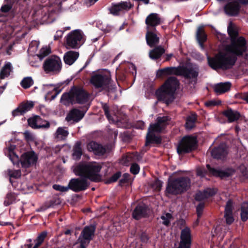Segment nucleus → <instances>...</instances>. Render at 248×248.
Masks as SVG:
<instances>
[{
  "label": "nucleus",
  "mask_w": 248,
  "mask_h": 248,
  "mask_svg": "<svg viewBox=\"0 0 248 248\" xmlns=\"http://www.w3.org/2000/svg\"><path fill=\"white\" fill-rule=\"evenodd\" d=\"M102 167L96 163L81 164L77 166L74 172L77 175L84 178H74L70 180L69 188L75 192L85 190L89 186L87 178L93 182H99L101 180L99 172Z\"/></svg>",
  "instance_id": "1"
},
{
  "label": "nucleus",
  "mask_w": 248,
  "mask_h": 248,
  "mask_svg": "<svg viewBox=\"0 0 248 248\" xmlns=\"http://www.w3.org/2000/svg\"><path fill=\"white\" fill-rule=\"evenodd\" d=\"M245 51L242 49L241 45L237 48L226 45L224 49L214 58H208L209 64L214 69H230L234 65L237 60L236 56L242 55Z\"/></svg>",
  "instance_id": "2"
},
{
  "label": "nucleus",
  "mask_w": 248,
  "mask_h": 248,
  "mask_svg": "<svg viewBox=\"0 0 248 248\" xmlns=\"http://www.w3.org/2000/svg\"><path fill=\"white\" fill-rule=\"evenodd\" d=\"M179 82L177 78L174 77L169 78L156 92L157 99L163 101L167 105L171 103L174 100L175 93L179 88Z\"/></svg>",
  "instance_id": "3"
},
{
  "label": "nucleus",
  "mask_w": 248,
  "mask_h": 248,
  "mask_svg": "<svg viewBox=\"0 0 248 248\" xmlns=\"http://www.w3.org/2000/svg\"><path fill=\"white\" fill-rule=\"evenodd\" d=\"M90 82L95 89L100 91L106 90L108 93L115 91V88L111 84L110 74L106 70L93 72Z\"/></svg>",
  "instance_id": "4"
},
{
  "label": "nucleus",
  "mask_w": 248,
  "mask_h": 248,
  "mask_svg": "<svg viewBox=\"0 0 248 248\" xmlns=\"http://www.w3.org/2000/svg\"><path fill=\"white\" fill-rule=\"evenodd\" d=\"M170 118L168 116L158 117L156 119V123L151 124L148 128V133L146 138L145 145L148 146L150 143L160 144L161 138L158 135H155V133H160L168 124Z\"/></svg>",
  "instance_id": "5"
},
{
  "label": "nucleus",
  "mask_w": 248,
  "mask_h": 248,
  "mask_svg": "<svg viewBox=\"0 0 248 248\" xmlns=\"http://www.w3.org/2000/svg\"><path fill=\"white\" fill-rule=\"evenodd\" d=\"M190 180L186 177L169 179L166 187L167 193L177 195L186 191L190 186Z\"/></svg>",
  "instance_id": "6"
},
{
  "label": "nucleus",
  "mask_w": 248,
  "mask_h": 248,
  "mask_svg": "<svg viewBox=\"0 0 248 248\" xmlns=\"http://www.w3.org/2000/svg\"><path fill=\"white\" fill-rule=\"evenodd\" d=\"M88 95L82 89L73 88L68 93H64L61 97V102L65 105L76 103L83 104L88 100Z\"/></svg>",
  "instance_id": "7"
},
{
  "label": "nucleus",
  "mask_w": 248,
  "mask_h": 248,
  "mask_svg": "<svg viewBox=\"0 0 248 248\" xmlns=\"http://www.w3.org/2000/svg\"><path fill=\"white\" fill-rule=\"evenodd\" d=\"M62 68L61 60L58 56L55 55L47 58L43 64V69L47 74H58L61 72Z\"/></svg>",
  "instance_id": "8"
},
{
  "label": "nucleus",
  "mask_w": 248,
  "mask_h": 248,
  "mask_svg": "<svg viewBox=\"0 0 248 248\" xmlns=\"http://www.w3.org/2000/svg\"><path fill=\"white\" fill-rule=\"evenodd\" d=\"M227 31L231 39V43L227 45L237 48L239 45H241L242 49L246 50V40L243 37H240L236 39L238 35V31L236 26L232 22H230Z\"/></svg>",
  "instance_id": "9"
},
{
  "label": "nucleus",
  "mask_w": 248,
  "mask_h": 248,
  "mask_svg": "<svg viewBox=\"0 0 248 248\" xmlns=\"http://www.w3.org/2000/svg\"><path fill=\"white\" fill-rule=\"evenodd\" d=\"M196 138L193 136H186L181 140L178 147L179 154L189 153L196 148Z\"/></svg>",
  "instance_id": "10"
},
{
  "label": "nucleus",
  "mask_w": 248,
  "mask_h": 248,
  "mask_svg": "<svg viewBox=\"0 0 248 248\" xmlns=\"http://www.w3.org/2000/svg\"><path fill=\"white\" fill-rule=\"evenodd\" d=\"M82 38L83 34L80 31L75 30L71 32L66 37L65 47L67 49L78 47Z\"/></svg>",
  "instance_id": "11"
},
{
  "label": "nucleus",
  "mask_w": 248,
  "mask_h": 248,
  "mask_svg": "<svg viewBox=\"0 0 248 248\" xmlns=\"http://www.w3.org/2000/svg\"><path fill=\"white\" fill-rule=\"evenodd\" d=\"M241 5L239 0H229L224 6V9L226 14L230 16H236L240 12Z\"/></svg>",
  "instance_id": "12"
},
{
  "label": "nucleus",
  "mask_w": 248,
  "mask_h": 248,
  "mask_svg": "<svg viewBox=\"0 0 248 248\" xmlns=\"http://www.w3.org/2000/svg\"><path fill=\"white\" fill-rule=\"evenodd\" d=\"M37 160V156L34 152H28L23 154L20 159L23 168H27L34 164Z\"/></svg>",
  "instance_id": "13"
},
{
  "label": "nucleus",
  "mask_w": 248,
  "mask_h": 248,
  "mask_svg": "<svg viewBox=\"0 0 248 248\" xmlns=\"http://www.w3.org/2000/svg\"><path fill=\"white\" fill-rule=\"evenodd\" d=\"M84 115V111L77 108H73L67 113L65 121L67 122H72L73 123H78L83 118Z\"/></svg>",
  "instance_id": "14"
},
{
  "label": "nucleus",
  "mask_w": 248,
  "mask_h": 248,
  "mask_svg": "<svg viewBox=\"0 0 248 248\" xmlns=\"http://www.w3.org/2000/svg\"><path fill=\"white\" fill-rule=\"evenodd\" d=\"M95 227L90 225L86 226L81 232L78 238L89 244L94 234Z\"/></svg>",
  "instance_id": "15"
},
{
  "label": "nucleus",
  "mask_w": 248,
  "mask_h": 248,
  "mask_svg": "<svg viewBox=\"0 0 248 248\" xmlns=\"http://www.w3.org/2000/svg\"><path fill=\"white\" fill-rule=\"evenodd\" d=\"M147 30H156L155 27L161 23V19L155 13L150 14L145 20Z\"/></svg>",
  "instance_id": "16"
},
{
  "label": "nucleus",
  "mask_w": 248,
  "mask_h": 248,
  "mask_svg": "<svg viewBox=\"0 0 248 248\" xmlns=\"http://www.w3.org/2000/svg\"><path fill=\"white\" fill-rule=\"evenodd\" d=\"M132 7L133 5L130 2L124 1L112 5L109 10L113 15H117L120 12L128 11Z\"/></svg>",
  "instance_id": "17"
},
{
  "label": "nucleus",
  "mask_w": 248,
  "mask_h": 248,
  "mask_svg": "<svg viewBox=\"0 0 248 248\" xmlns=\"http://www.w3.org/2000/svg\"><path fill=\"white\" fill-rule=\"evenodd\" d=\"M34 104L31 101L23 102L12 112L13 116L15 117L19 115H23L26 112L31 110Z\"/></svg>",
  "instance_id": "18"
},
{
  "label": "nucleus",
  "mask_w": 248,
  "mask_h": 248,
  "mask_svg": "<svg viewBox=\"0 0 248 248\" xmlns=\"http://www.w3.org/2000/svg\"><path fill=\"white\" fill-rule=\"evenodd\" d=\"M145 37L147 44L150 47L155 46L159 43V37L157 35L156 30H147Z\"/></svg>",
  "instance_id": "19"
},
{
  "label": "nucleus",
  "mask_w": 248,
  "mask_h": 248,
  "mask_svg": "<svg viewBox=\"0 0 248 248\" xmlns=\"http://www.w3.org/2000/svg\"><path fill=\"white\" fill-rule=\"evenodd\" d=\"M180 244L190 247L191 244V234L190 229L186 227L181 232Z\"/></svg>",
  "instance_id": "20"
},
{
  "label": "nucleus",
  "mask_w": 248,
  "mask_h": 248,
  "mask_svg": "<svg viewBox=\"0 0 248 248\" xmlns=\"http://www.w3.org/2000/svg\"><path fill=\"white\" fill-rule=\"evenodd\" d=\"M87 147L89 151L93 152L97 155H103L106 152L105 148L93 141L89 142Z\"/></svg>",
  "instance_id": "21"
},
{
  "label": "nucleus",
  "mask_w": 248,
  "mask_h": 248,
  "mask_svg": "<svg viewBox=\"0 0 248 248\" xmlns=\"http://www.w3.org/2000/svg\"><path fill=\"white\" fill-rule=\"evenodd\" d=\"M148 212V208L144 204H139L134 210L132 217L136 220L145 217Z\"/></svg>",
  "instance_id": "22"
},
{
  "label": "nucleus",
  "mask_w": 248,
  "mask_h": 248,
  "mask_svg": "<svg viewBox=\"0 0 248 248\" xmlns=\"http://www.w3.org/2000/svg\"><path fill=\"white\" fill-rule=\"evenodd\" d=\"M211 155L216 159H222L224 158L227 154L225 145L221 144L218 147L212 150L211 153Z\"/></svg>",
  "instance_id": "23"
},
{
  "label": "nucleus",
  "mask_w": 248,
  "mask_h": 248,
  "mask_svg": "<svg viewBox=\"0 0 248 248\" xmlns=\"http://www.w3.org/2000/svg\"><path fill=\"white\" fill-rule=\"evenodd\" d=\"M216 192L214 189L206 188L203 192L199 191L196 194L195 200L202 201L213 196Z\"/></svg>",
  "instance_id": "24"
},
{
  "label": "nucleus",
  "mask_w": 248,
  "mask_h": 248,
  "mask_svg": "<svg viewBox=\"0 0 248 248\" xmlns=\"http://www.w3.org/2000/svg\"><path fill=\"white\" fill-rule=\"evenodd\" d=\"M69 134V131L66 127H59L54 134V137L57 141L65 140Z\"/></svg>",
  "instance_id": "25"
},
{
  "label": "nucleus",
  "mask_w": 248,
  "mask_h": 248,
  "mask_svg": "<svg viewBox=\"0 0 248 248\" xmlns=\"http://www.w3.org/2000/svg\"><path fill=\"white\" fill-rule=\"evenodd\" d=\"M78 56V52L74 51H69L64 54L63 60L66 64L70 65L77 60Z\"/></svg>",
  "instance_id": "26"
},
{
  "label": "nucleus",
  "mask_w": 248,
  "mask_h": 248,
  "mask_svg": "<svg viewBox=\"0 0 248 248\" xmlns=\"http://www.w3.org/2000/svg\"><path fill=\"white\" fill-rule=\"evenodd\" d=\"M231 86L229 82L220 83L214 86V90L217 94H220L229 91Z\"/></svg>",
  "instance_id": "27"
},
{
  "label": "nucleus",
  "mask_w": 248,
  "mask_h": 248,
  "mask_svg": "<svg viewBox=\"0 0 248 248\" xmlns=\"http://www.w3.org/2000/svg\"><path fill=\"white\" fill-rule=\"evenodd\" d=\"M198 71L192 67H182V76H184L185 78H196L198 76Z\"/></svg>",
  "instance_id": "28"
},
{
  "label": "nucleus",
  "mask_w": 248,
  "mask_h": 248,
  "mask_svg": "<svg viewBox=\"0 0 248 248\" xmlns=\"http://www.w3.org/2000/svg\"><path fill=\"white\" fill-rule=\"evenodd\" d=\"M223 114L228 118V121L230 123L237 121L240 117V114L238 111L232 109L225 111Z\"/></svg>",
  "instance_id": "29"
},
{
  "label": "nucleus",
  "mask_w": 248,
  "mask_h": 248,
  "mask_svg": "<svg viewBox=\"0 0 248 248\" xmlns=\"http://www.w3.org/2000/svg\"><path fill=\"white\" fill-rule=\"evenodd\" d=\"M165 52L163 47L157 46L149 52V57L152 59H157Z\"/></svg>",
  "instance_id": "30"
},
{
  "label": "nucleus",
  "mask_w": 248,
  "mask_h": 248,
  "mask_svg": "<svg viewBox=\"0 0 248 248\" xmlns=\"http://www.w3.org/2000/svg\"><path fill=\"white\" fill-rule=\"evenodd\" d=\"M142 156L138 154L137 153L130 154L124 156L122 160V163L126 166L128 165V163L130 162L136 161H140L142 158Z\"/></svg>",
  "instance_id": "31"
},
{
  "label": "nucleus",
  "mask_w": 248,
  "mask_h": 248,
  "mask_svg": "<svg viewBox=\"0 0 248 248\" xmlns=\"http://www.w3.org/2000/svg\"><path fill=\"white\" fill-rule=\"evenodd\" d=\"M11 70V64L10 62L5 63L0 71V79H3L8 77L10 75Z\"/></svg>",
  "instance_id": "32"
},
{
  "label": "nucleus",
  "mask_w": 248,
  "mask_h": 248,
  "mask_svg": "<svg viewBox=\"0 0 248 248\" xmlns=\"http://www.w3.org/2000/svg\"><path fill=\"white\" fill-rule=\"evenodd\" d=\"M206 167L210 173L214 176H219L221 178H223L228 177L230 175L228 172L212 168L209 164H207Z\"/></svg>",
  "instance_id": "33"
},
{
  "label": "nucleus",
  "mask_w": 248,
  "mask_h": 248,
  "mask_svg": "<svg viewBox=\"0 0 248 248\" xmlns=\"http://www.w3.org/2000/svg\"><path fill=\"white\" fill-rule=\"evenodd\" d=\"M197 120V115L195 114H191L188 116L186 120V127L188 130H190L195 126Z\"/></svg>",
  "instance_id": "34"
},
{
  "label": "nucleus",
  "mask_w": 248,
  "mask_h": 248,
  "mask_svg": "<svg viewBox=\"0 0 248 248\" xmlns=\"http://www.w3.org/2000/svg\"><path fill=\"white\" fill-rule=\"evenodd\" d=\"M47 234L46 231L42 232L39 234L37 238L35 240L36 243L35 244V248H38L44 242L45 239L46 238Z\"/></svg>",
  "instance_id": "35"
},
{
  "label": "nucleus",
  "mask_w": 248,
  "mask_h": 248,
  "mask_svg": "<svg viewBox=\"0 0 248 248\" xmlns=\"http://www.w3.org/2000/svg\"><path fill=\"white\" fill-rule=\"evenodd\" d=\"M241 216L243 221L248 219V202H244L242 205Z\"/></svg>",
  "instance_id": "36"
},
{
  "label": "nucleus",
  "mask_w": 248,
  "mask_h": 248,
  "mask_svg": "<svg viewBox=\"0 0 248 248\" xmlns=\"http://www.w3.org/2000/svg\"><path fill=\"white\" fill-rule=\"evenodd\" d=\"M20 84L24 89H28L33 84V80L31 77H26L22 80Z\"/></svg>",
  "instance_id": "37"
},
{
  "label": "nucleus",
  "mask_w": 248,
  "mask_h": 248,
  "mask_svg": "<svg viewBox=\"0 0 248 248\" xmlns=\"http://www.w3.org/2000/svg\"><path fill=\"white\" fill-rule=\"evenodd\" d=\"M197 39L201 44L203 43L206 40V36L202 28H199L197 31Z\"/></svg>",
  "instance_id": "38"
},
{
  "label": "nucleus",
  "mask_w": 248,
  "mask_h": 248,
  "mask_svg": "<svg viewBox=\"0 0 248 248\" xmlns=\"http://www.w3.org/2000/svg\"><path fill=\"white\" fill-rule=\"evenodd\" d=\"M39 121L40 117L35 116L32 118H29L28 120V122L31 127L34 129H38V124H40Z\"/></svg>",
  "instance_id": "39"
},
{
  "label": "nucleus",
  "mask_w": 248,
  "mask_h": 248,
  "mask_svg": "<svg viewBox=\"0 0 248 248\" xmlns=\"http://www.w3.org/2000/svg\"><path fill=\"white\" fill-rule=\"evenodd\" d=\"M16 198V195L15 193L10 192L8 193L5 198L4 201V204L6 206H8L12 204L15 201Z\"/></svg>",
  "instance_id": "40"
},
{
  "label": "nucleus",
  "mask_w": 248,
  "mask_h": 248,
  "mask_svg": "<svg viewBox=\"0 0 248 248\" xmlns=\"http://www.w3.org/2000/svg\"><path fill=\"white\" fill-rule=\"evenodd\" d=\"M50 53L51 50L49 47H43L40 50L39 53L37 55V56L39 58L42 60L45 57L48 55Z\"/></svg>",
  "instance_id": "41"
},
{
  "label": "nucleus",
  "mask_w": 248,
  "mask_h": 248,
  "mask_svg": "<svg viewBox=\"0 0 248 248\" xmlns=\"http://www.w3.org/2000/svg\"><path fill=\"white\" fill-rule=\"evenodd\" d=\"M7 173L10 178H14L15 179H18L21 176V172L20 170H8Z\"/></svg>",
  "instance_id": "42"
},
{
  "label": "nucleus",
  "mask_w": 248,
  "mask_h": 248,
  "mask_svg": "<svg viewBox=\"0 0 248 248\" xmlns=\"http://www.w3.org/2000/svg\"><path fill=\"white\" fill-rule=\"evenodd\" d=\"M82 149L80 147V144L77 143L76 147L74 149L73 155L77 159H79L82 155Z\"/></svg>",
  "instance_id": "43"
},
{
  "label": "nucleus",
  "mask_w": 248,
  "mask_h": 248,
  "mask_svg": "<svg viewBox=\"0 0 248 248\" xmlns=\"http://www.w3.org/2000/svg\"><path fill=\"white\" fill-rule=\"evenodd\" d=\"M88 245V243L78 238L77 242L74 244L73 248H86Z\"/></svg>",
  "instance_id": "44"
},
{
  "label": "nucleus",
  "mask_w": 248,
  "mask_h": 248,
  "mask_svg": "<svg viewBox=\"0 0 248 248\" xmlns=\"http://www.w3.org/2000/svg\"><path fill=\"white\" fill-rule=\"evenodd\" d=\"M8 150L9 152V157L11 160L13 162V163H15L16 162L18 161V156L14 153L13 152V148L12 147H9Z\"/></svg>",
  "instance_id": "45"
},
{
  "label": "nucleus",
  "mask_w": 248,
  "mask_h": 248,
  "mask_svg": "<svg viewBox=\"0 0 248 248\" xmlns=\"http://www.w3.org/2000/svg\"><path fill=\"white\" fill-rule=\"evenodd\" d=\"M162 186L161 181L158 179H155L154 182L151 184V186L155 190L159 191Z\"/></svg>",
  "instance_id": "46"
},
{
  "label": "nucleus",
  "mask_w": 248,
  "mask_h": 248,
  "mask_svg": "<svg viewBox=\"0 0 248 248\" xmlns=\"http://www.w3.org/2000/svg\"><path fill=\"white\" fill-rule=\"evenodd\" d=\"M204 207V203L201 202L199 204V205L197 206L196 208V212L198 216V219L197 220V221H198L199 219L201 217L202 214L203 208Z\"/></svg>",
  "instance_id": "47"
},
{
  "label": "nucleus",
  "mask_w": 248,
  "mask_h": 248,
  "mask_svg": "<svg viewBox=\"0 0 248 248\" xmlns=\"http://www.w3.org/2000/svg\"><path fill=\"white\" fill-rule=\"evenodd\" d=\"M232 202L229 200L226 203L225 209V214H232Z\"/></svg>",
  "instance_id": "48"
},
{
  "label": "nucleus",
  "mask_w": 248,
  "mask_h": 248,
  "mask_svg": "<svg viewBox=\"0 0 248 248\" xmlns=\"http://www.w3.org/2000/svg\"><path fill=\"white\" fill-rule=\"evenodd\" d=\"M39 123L40 124H38V129L39 128H48L50 127V123L49 122L43 120L40 117Z\"/></svg>",
  "instance_id": "49"
},
{
  "label": "nucleus",
  "mask_w": 248,
  "mask_h": 248,
  "mask_svg": "<svg viewBox=\"0 0 248 248\" xmlns=\"http://www.w3.org/2000/svg\"><path fill=\"white\" fill-rule=\"evenodd\" d=\"M102 108L105 112V114L107 117L108 118V120L109 121H112V122H114V120H113L111 118V116L110 115L109 113V107L108 106V105L107 104H102Z\"/></svg>",
  "instance_id": "50"
},
{
  "label": "nucleus",
  "mask_w": 248,
  "mask_h": 248,
  "mask_svg": "<svg viewBox=\"0 0 248 248\" xmlns=\"http://www.w3.org/2000/svg\"><path fill=\"white\" fill-rule=\"evenodd\" d=\"M53 188L56 190L61 192H66L69 189V185H68V186H64L55 184L53 186Z\"/></svg>",
  "instance_id": "51"
},
{
  "label": "nucleus",
  "mask_w": 248,
  "mask_h": 248,
  "mask_svg": "<svg viewBox=\"0 0 248 248\" xmlns=\"http://www.w3.org/2000/svg\"><path fill=\"white\" fill-rule=\"evenodd\" d=\"M171 218V215L170 213H167L165 216H162L161 218L163 220V223L165 225H168L170 223V219Z\"/></svg>",
  "instance_id": "52"
},
{
  "label": "nucleus",
  "mask_w": 248,
  "mask_h": 248,
  "mask_svg": "<svg viewBox=\"0 0 248 248\" xmlns=\"http://www.w3.org/2000/svg\"><path fill=\"white\" fill-rule=\"evenodd\" d=\"M140 170V166L137 163H132L130 167V172L133 174H137Z\"/></svg>",
  "instance_id": "53"
},
{
  "label": "nucleus",
  "mask_w": 248,
  "mask_h": 248,
  "mask_svg": "<svg viewBox=\"0 0 248 248\" xmlns=\"http://www.w3.org/2000/svg\"><path fill=\"white\" fill-rule=\"evenodd\" d=\"M182 67H171V75L182 76Z\"/></svg>",
  "instance_id": "54"
},
{
  "label": "nucleus",
  "mask_w": 248,
  "mask_h": 248,
  "mask_svg": "<svg viewBox=\"0 0 248 248\" xmlns=\"http://www.w3.org/2000/svg\"><path fill=\"white\" fill-rule=\"evenodd\" d=\"M121 173L118 172L113 174L108 180H107V183H110L116 182L120 177Z\"/></svg>",
  "instance_id": "55"
},
{
  "label": "nucleus",
  "mask_w": 248,
  "mask_h": 248,
  "mask_svg": "<svg viewBox=\"0 0 248 248\" xmlns=\"http://www.w3.org/2000/svg\"><path fill=\"white\" fill-rule=\"evenodd\" d=\"M25 140L28 141H31L34 140L33 135L28 131H26L23 133Z\"/></svg>",
  "instance_id": "56"
},
{
  "label": "nucleus",
  "mask_w": 248,
  "mask_h": 248,
  "mask_svg": "<svg viewBox=\"0 0 248 248\" xmlns=\"http://www.w3.org/2000/svg\"><path fill=\"white\" fill-rule=\"evenodd\" d=\"M239 169L244 176L248 177V167H246L244 165H241L239 167Z\"/></svg>",
  "instance_id": "57"
},
{
  "label": "nucleus",
  "mask_w": 248,
  "mask_h": 248,
  "mask_svg": "<svg viewBox=\"0 0 248 248\" xmlns=\"http://www.w3.org/2000/svg\"><path fill=\"white\" fill-rule=\"evenodd\" d=\"M224 217L226 219V223L228 224H232L234 221L232 214H224Z\"/></svg>",
  "instance_id": "58"
},
{
  "label": "nucleus",
  "mask_w": 248,
  "mask_h": 248,
  "mask_svg": "<svg viewBox=\"0 0 248 248\" xmlns=\"http://www.w3.org/2000/svg\"><path fill=\"white\" fill-rule=\"evenodd\" d=\"M12 6L11 5L5 4L3 6L0 8V11L3 13H7L9 12L12 8Z\"/></svg>",
  "instance_id": "59"
},
{
  "label": "nucleus",
  "mask_w": 248,
  "mask_h": 248,
  "mask_svg": "<svg viewBox=\"0 0 248 248\" xmlns=\"http://www.w3.org/2000/svg\"><path fill=\"white\" fill-rule=\"evenodd\" d=\"M206 171L204 169L201 168H198L197 169V174L198 176L203 177L205 175Z\"/></svg>",
  "instance_id": "60"
},
{
  "label": "nucleus",
  "mask_w": 248,
  "mask_h": 248,
  "mask_svg": "<svg viewBox=\"0 0 248 248\" xmlns=\"http://www.w3.org/2000/svg\"><path fill=\"white\" fill-rule=\"evenodd\" d=\"M129 175L128 173H124L123 175V178L120 180V184H123L126 183L129 178Z\"/></svg>",
  "instance_id": "61"
},
{
  "label": "nucleus",
  "mask_w": 248,
  "mask_h": 248,
  "mask_svg": "<svg viewBox=\"0 0 248 248\" xmlns=\"http://www.w3.org/2000/svg\"><path fill=\"white\" fill-rule=\"evenodd\" d=\"M205 105L207 107L214 106L218 104L216 101L210 100L205 102Z\"/></svg>",
  "instance_id": "62"
},
{
  "label": "nucleus",
  "mask_w": 248,
  "mask_h": 248,
  "mask_svg": "<svg viewBox=\"0 0 248 248\" xmlns=\"http://www.w3.org/2000/svg\"><path fill=\"white\" fill-rule=\"evenodd\" d=\"M163 75H165L164 68L159 69L157 71L156 76L157 77H161Z\"/></svg>",
  "instance_id": "63"
},
{
  "label": "nucleus",
  "mask_w": 248,
  "mask_h": 248,
  "mask_svg": "<svg viewBox=\"0 0 248 248\" xmlns=\"http://www.w3.org/2000/svg\"><path fill=\"white\" fill-rule=\"evenodd\" d=\"M165 75H171V67H168L164 68Z\"/></svg>",
  "instance_id": "64"
}]
</instances>
